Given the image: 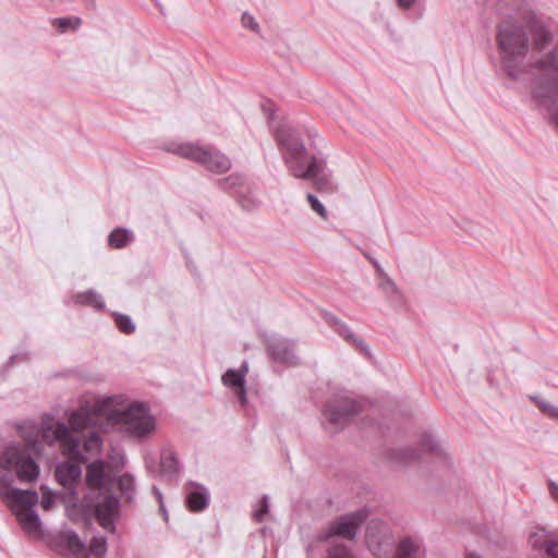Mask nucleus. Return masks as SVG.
<instances>
[{
	"label": "nucleus",
	"mask_w": 558,
	"mask_h": 558,
	"mask_svg": "<svg viewBox=\"0 0 558 558\" xmlns=\"http://www.w3.org/2000/svg\"><path fill=\"white\" fill-rule=\"evenodd\" d=\"M325 558H353V555L345 545L337 544L329 547Z\"/></svg>",
	"instance_id": "f704fd0d"
},
{
	"label": "nucleus",
	"mask_w": 558,
	"mask_h": 558,
	"mask_svg": "<svg viewBox=\"0 0 558 558\" xmlns=\"http://www.w3.org/2000/svg\"><path fill=\"white\" fill-rule=\"evenodd\" d=\"M209 493L207 488L198 484H191L186 487V505L193 512H199L206 509L209 505Z\"/></svg>",
	"instance_id": "dca6fc26"
},
{
	"label": "nucleus",
	"mask_w": 558,
	"mask_h": 558,
	"mask_svg": "<svg viewBox=\"0 0 558 558\" xmlns=\"http://www.w3.org/2000/svg\"><path fill=\"white\" fill-rule=\"evenodd\" d=\"M75 303L81 305L93 306L97 310L105 308V302L100 294H98L95 290L90 289L85 292H80L75 295Z\"/></svg>",
	"instance_id": "a878e982"
},
{
	"label": "nucleus",
	"mask_w": 558,
	"mask_h": 558,
	"mask_svg": "<svg viewBox=\"0 0 558 558\" xmlns=\"http://www.w3.org/2000/svg\"><path fill=\"white\" fill-rule=\"evenodd\" d=\"M546 117L549 123L558 130V107H546Z\"/></svg>",
	"instance_id": "37998d69"
},
{
	"label": "nucleus",
	"mask_w": 558,
	"mask_h": 558,
	"mask_svg": "<svg viewBox=\"0 0 558 558\" xmlns=\"http://www.w3.org/2000/svg\"><path fill=\"white\" fill-rule=\"evenodd\" d=\"M383 288L386 290V292H391V293L396 294L397 298H400V292L398 290V287L390 278H387L385 280V282L383 283Z\"/></svg>",
	"instance_id": "c03bdc74"
},
{
	"label": "nucleus",
	"mask_w": 558,
	"mask_h": 558,
	"mask_svg": "<svg viewBox=\"0 0 558 558\" xmlns=\"http://www.w3.org/2000/svg\"><path fill=\"white\" fill-rule=\"evenodd\" d=\"M112 400H96L93 403H82L77 410L69 415V425L74 432H83L87 428L96 427L99 416L107 415L110 412Z\"/></svg>",
	"instance_id": "9d476101"
},
{
	"label": "nucleus",
	"mask_w": 558,
	"mask_h": 558,
	"mask_svg": "<svg viewBox=\"0 0 558 558\" xmlns=\"http://www.w3.org/2000/svg\"><path fill=\"white\" fill-rule=\"evenodd\" d=\"M465 558H483L480 554L474 551H466Z\"/></svg>",
	"instance_id": "3c124183"
},
{
	"label": "nucleus",
	"mask_w": 558,
	"mask_h": 558,
	"mask_svg": "<svg viewBox=\"0 0 558 558\" xmlns=\"http://www.w3.org/2000/svg\"><path fill=\"white\" fill-rule=\"evenodd\" d=\"M111 416L122 423L125 430L135 437H143L155 428V421L144 403H132L124 411Z\"/></svg>",
	"instance_id": "6e6552de"
},
{
	"label": "nucleus",
	"mask_w": 558,
	"mask_h": 558,
	"mask_svg": "<svg viewBox=\"0 0 558 558\" xmlns=\"http://www.w3.org/2000/svg\"><path fill=\"white\" fill-rule=\"evenodd\" d=\"M367 542H368V545H369V546H372V539H371V538H368V541H367Z\"/></svg>",
	"instance_id": "603ef678"
},
{
	"label": "nucleus",
	"mask_w": 558,
	"mask_h": 558,
	"mask_svg": "<svg viewBox=\"0 0 558 558\" xmlns=\"http://www.w3.org/2000/svg\"><path fill=\"white\" fill-rule=\"evenodd\" d=\"M529 543L534 549L544 550L549 558H558V539L555 535L539 530L530 535Z\"/></svg>",
	"instance_id": "2eb2a0df"
},
{
	"label": "nucleus",
	"mask_w": 558,
	"mask_h": 558,
	"mask_svg": "<svg viewBox=\"0 0 558 558\" xmlns=\"http://www.w3.org/2000/svg\"><path fill=\"white\" fill-rule=\"evenodd\" d=\"M550 490L554 496H558V485L556 483H550Z\"/></svg>",
	"instance_id": "8fccbe9b"
},
{
	"label": "nucleus",
	"mask_w": 558,
	"mask_h": 558,
	"mask_svg": "<svg viewBox=\"0 0 558 558\" xmlns=\"http://www.w3.org/2000/svg\"><path fill=\"white\" fill-rule=\"evenodd\" d=\"M531 399L537 404V407L543 413L558 421V407L551 404L550 402L539 397H531Z\"/></svg>",
	"instance_id": "72a5a7b5"
},
{
	"label": "nucleus",
	"mask_w": 558,
	"mask_h": 558,
	"mask_svg": "<svg viewBox=\"0 0 558 558\" xmlns=\"http://www.w3.org/2000/svg\"><path fill=\"white\" fill-rule=\"evenodd\" d=\"M366 518L367 512L365 510H357L342 514L329 523L325 533L322 534L319 538L322 541H328L331 537L338 536L352 541L355 538Z\"/></svg>",
	"instance_id": "9b49d317"
},
{
	"label": "nucleus",
	"mask_w": 558,
	"mask_h": 558,
	"mask_svg": "<svg viewBox=\"0 0 558 558\" xmlns=\"http://www.w3.org/2000/svg\"><path fill=\"white\" fill-rule=\"evenodd\" d=\"M264 109L268 117L271 135L288 170L292 172L295 169H301L300 166L312 156L301 136L306 134L310 140H313L316 136V131L291 121L282 111V107H264Z\"/></svg>",
	"instance_id": "f03ea898"
},
{
	"label": "nucleus",
	"mask_w": 558,
	"mask_h": 558,
	"mask_svg": "<svg viewBox=\"0 0 558 558\" xmlns=\"http://www.w3.org/2000/svg\"><path fill=\"white\" fill-rule=\"evenodd\" d=\"M248 372L247 363H243L239 369L229 368L221 377V381L229 388H239L245 385V376Z\"/></svg>",
	"instance_id": "5701e85b"
},
{
	"label": "nucleus",
	"mask_w": 558,
	"mask_h": 558,
	"mask_svg": "<svg viewBox=\"0 0 558 558\" xmlns=\"http://www.w3.org/2000/svg\"><path fill=\"white\" fill-rule=\"evenodd\" d=\"M161 475L168 478L177 476L180 471L179 462L173 450L165 449L160 457Z\"/></svg>",
	"instance_id": "4be33fe9"
},
{
	"label": "nucleus",
	"mask_w": 558,
	"mask_h": 558,
	"mask_svg": "<svg viewBox=\"0 0 558 558\" xmlns=\"http://www.w3.org/2000/svg\"><path fill=\"white\" fill-rule=\"evenodd\" d=\"M117 486L126 501L131 502L135 498V482L131 474H123L117 478Z\"/></svg>",
	"instance_id": "bb28decb"
},
{
	"label": "nucleus",
	"mask_w": 558,
	"mask_h": 558,
	"mask_svg": "<svg viewBox=\"0 0 558 558\" xmlns=\"http://www.w3.org/2000/svg\"><path fill=\"white\" fill-rule=\"evenodd\" d=\"M553 41V33L533 11H524L522 22H502L497 27L496 44L504 71L519 80L525 72L524 61L532 48L543 51Z\"/></svg>",
	"instance_id": "f257e3e1"
},
{
	"label": "nucleus",
	"mask_w": 558,
	"mask_h": 558,
	"mask_svg": "<svg viewBox=\"0 0 558 558\" xmlns=\"http://www.w3.org/2000/svg\"><path fill=\"white\" fill-rule=\"evenodd\" d=\"M396 1H397V4L399 8L403 9V10H409L415 4L416 0H396Z\"/></svg>",
	"instance_id": "49530a36"
},
{
	"label": "nucleus",
	"mask_w": 558,
	"mask_h": 558,
	"mask_svg": "<svg viewBox=\"0 0 558 558\" xmlns=\"http://www.w3.org/2000/svg\"><path fill=\"white\" fill-rule=\"evenodd\" d=\"M134 241V234L125 228H117L112 230L108 236V244L112 248H123Z\"/></svg>",
	"instance_id": "393cba45"
},
{
	"label": "nucleus",
	"mask_w": 558,
	"mask_h": 558,
	"mask_svg": "<svg viewBox=\"0 0 558 558\" xmlns=\"http://www.w3.org/2000/svg\"><path fill=\"white\" fill-rule=\"evenodd\" d=\"M269 511V501L267 496H263L258 502V508L253 512V519L256 522H263Z\"/></svg>",
	"instance_id": "c9c22d12"
},
{
	"label": "nucleus",
	"mask_w": 558,
	"mask_h": 558,
	"mask_svg": "<svg viewBox=\"0 0 558 558\" xmlns=\"http://www.w3.org/2000/svg\"><path fill=\"white\" fill-rule=\"evenodd\" d=\"M53 504H54V495L51 492L43 493V496L40 499V506L43 507V509L49 510Z\"/></svg>",
	"instance_id": "79ce46f5"
},
{
	"label": "nucleus",
	"mask_w": 558,
	"mask_h": 558,
	"mask_svg": "<svg viewBox=\"0 0 558 558\" xmlns=\"http://www.w3.org/2000/svg\"><path fill=\"white\" fill-rule=\"evenodd\" d=\"M89 551L97 558H104L107 553V539L104 536H94L89 543Z\"/></svg>",
	"instance_id": "473e14b6"
},
{
	"label": "nucleus",
	"mask_w": 558,
	"mask_h": 558,
	"mask_svg": "<svg viewBox=\"0 0 558 558\" xmlns=\"http://www.w3.org/2000/svg\"><path fill=\"white\" fill-rule=\"evenodd\" d=\"M63 544L66 547V549L76 557H87L88 550L86 548L85 543L80 538L78 534L69 531L65 532L62 536Z\"/></svg>",
	"instance_id": "b1692460"
},
{
	"label": "nucleus",
	"mask_w": 558,
	"mask_h": 558,
	"mask_svg": "<svg viewBox=\"0 0 558 558\" xmlns=\"http://www.w3.org/2000/svg\"><path fill=\"white\" fill-rule=\"evenodd\" d=\"M41 438L49 445L59 442L64 454L80 462L87 460L84 452L97 451L101 447V438L97 432H90L82 446L80 438L73 435L63 422L45 424L41 429Z\"/></svg>",
	"instance_id": "7ed1b4c3"
},
{
	"label": "nucleus",
	"mask_w": 558,
	"mask_h": 558,
	"mask_svg": "<svg viewBox=\"0 0 558 558\" xmlns=\"http://www.w3.org/2000/svg\"><path fill=\"white\" fill-rule=\"evenodd\" d=\"M54 475L61 486L71 488L81 480L82 469L77 463L63 462L57 466Z\"/></svg>",
	"instance_id": "a211bd4d"
},
{
	"label": "nucleus",
	"mask_w": 558,
	"mask_h": 558,
	"mask_svg": "<svg viewBox=\"0 0 558 558\" xmlns=\"http://www.w3.org/2000/svg\"><path fill=\"white\" fill-rule=\"evenodd\" d=\"M235 393L238 396V399L241 403L242 407H244L247 402V399H246V388H245V385L244 386H241L239 388H235Z\"/></svg>",
	"instance_id": "a18cd8bd"
},
{
	"label": "nucleus",
	"mask_w": 558,
	"mask_h": 558,
	"mask_svg": "<svg viewBox=\"0 0 558 558\" xmlns=\"http://www.w3.org/2000/svg\"><path fill=\"white\" fill-rule=\"evenodd\" d=\"M532 66L543 72L531 83L535 100L558 102V44L547 53L536 59Z\"/></svg>",
	"instance_id": "423d86ee"
},
{
	"label": "nucleus",
	"mask_w": 558,
	"mask_h": 558,
	"mask_svg": "<svg viewBox=\"0 0 558 558\" xmlns=\"http://www.w3.org/2000/svg\"><path fill=\"white\" fill-rule=\"evenodd\" d=\"M311 208L316 211L324 219L327 218V210L325 206L319 202V199L314 194H307L306 196Z\"/></svg>",
	"instance_id": "4c0bfd02"
},
{
	"label": "nucleus",
	"mask_w": 558,
	"mask_h": 558,
	"mask_svg": "<svg viewBox=\"0 0 558 558\" xmlns=\"http://www.w3.org/2000/svg\"><path fill=\"white\" fill-rule=\"evenodd\" d=\"M5 499L14 502L12 510L25 509L34 508L39 500V496L37 492L33 489L14 488Z\"/></svg>",
	"instance_id": "aec40b11"
},
{
	"label": "nucleus",
	"mask_w": 558,
	"mask_h": 558,
	"mask_svg": "<svg viewBox=\"0 0 558 558\" xmlns=\"http://www.w3.org/2000/svg\"><path fill=\"white\" fill-rule=\"evenodd\" d=\"M38 440L27 441V446L10 442L0 457V466L7 471H15L17 480L22 483H32L37 480L40 469L29 453V449L38 451Z\"/></svg>",
	"instance_id": "39448f33"
},
{
	"label": "nucleus",
	"mask_w": 558,
	"mask_h": 558,
	"mask_svg": "<svg viewBox=\"0 0 558 558\" xmlns=\"http://www.w3.org/2000/svg\"><path fill=\"white\" fill-rule=\"evenodd\" d=\"M153 492H154V494L156 495V497L158 498L159 504H160V509L162 510V512H163V514H165V518L167 519V512H166V510H165V508H163V504H162V495H161L160 490H159L158 488L154 487V488H153Z\"/></svg>",
	"instance_id": "de8ad7c7"
},
{
	"label": "nucleus",
	"mask_w": 558,
	"mask_h": 558,
	"mask_svg": "<svg viewBox=\"0 0 558 558\" xmlns=\"http://www.w3.org/2000/svg\"><path fill=\"white\" fill-rule=\"evenodd\" d=\"M294 341L286 338L274 337L267 341L268 355L276 362L295 365L298 357L294 354Z\"/></svg>",
	"instance_id": "ddd939ff"
},
{
	"label": "nucleus",
	"mask_w": 558,
	"mask_h": 558,
	"mask_svg": "<svg viewBox=\"0 0 558 558\" xmlns=\"http://www.w3.org/2000/svg\"><path fill=\"white\" fill-rule=\"evenodd\" d=\"M82 24V21L77 16H64L58 17L52 21V25L60 32L76 31Z\"/></svg>",
	"instance_id": "c85d7f7f"
},
{
	"label": "nucleus",
	"mask_w": 558,
	"mask_h": 558,
	"mask_svg": "<svg viewBox=\"0 0 558 558\" xmlns=\"http://www.w3.org/2000/svg\"><path fill=\"white\" fill-rule=\"evenodd\" d=\"M113 316L116 325L121 332L131 335L135 331V325L130 316L120 313H114Z\"/></svg>",
	"instance_id": "2f4dec72"
},
{
	"label": "nucleus",
	"mask_w": 558,
	"mask_h": 558,
	"mask_svg": "<svg viewBox=\"0 0 558 558\" xmlns=\"http://www.w3.org/2000/svg\"><path fill=\"white\" fill-rule=\"evenodd\" d=\"M106 465L101 460H96L87 465L86 484L89 488L100 489L106 481Z\"/></svg>",
	"instance_id": "412c9836"
},
{
	"label": "nucleus",
	"mask_w": 558,
	"mask_h": 558,
	"mask_svg": "<svg viewBox=\"0 0 558 558\" xmlns=\"http://www.w3.org/2000/svg\"><path fill=\"white\" fill-rule=\"evenodd\" d=\"M13 513L23 531L27 534L40 533V519L34 508L13 509Z\"/></svg>",
	"instance_id": "6ab92c4d"
},
{
	"label": "nucleus",
	"mask_w": 558,
	"mask_h": 558,
	"mask_svg": "<svg viewBox=\"0 0 558 558\" xmlns=\"http://www.w3.org/2000/svg\"><path fill=\"white\" fill-rule=\"evenodd\" d=\"M13 489H14V487H12V476L11 475H1L0 476V496L3 499H5Z\"/></svg>",
	"instance_id": "58836bf2"
},
{
	"label": "nucleus",
	"mask_w": 558,
	"mask_h": 558,
	"mask_svg": "<svg viewBox=\"0 0 558 558\" xmlns=\"http://www.w3.org/2000/svg\"><path fill=\"white\" fill-rule=\"evenodd\" d=\"M241 22H242L243 27L250 28L254 33H259V25L256 22V20L254 19V16L251 15L250 13L244 12L242 14Z\"/></svg>",
	"instance_id": "a19ab883"
},
{
	"label": "nucleus",
	"mask_w": 558,
	"mask_h": 558,
	"mask_svg": "<svg viewBox=\"0 0 558 558\" xmlns=\"http://www.w3.org/2000/svg\"><path fill=\"white\" fill-rule=\"evenodd\" d=\"M363 254L376 267V269H378V270L380 269V265L376 259H374L372 256H369L368 253H366V252H363Z\"/></svg>",
	"instance_id": "09e8293b"
},
{
	"label": "nucleus",
	"mask_w": 558,
	"mask_h": 558,
	"mask_svg": "<svg viewBox=\"0 0 558 558\" xmlns=\"http://www.w3.org/2000/svg\"><path fill=\"white\" fill-rule=\"evenodd\" d=\"M418 550V545L410 537L403 538L396 551L397 558H413Z\"/></svg>",
	"instance_id": "c756f323"
},
{
	"label": "nucleus",
	"mask_w": 558,
	"mask_h": 558,
	"mask_svg": "<svg viewBox=\"0 0 558 558\" xmlns=\"http://www.w3.org/2000/svg\"><path fill=\"white\" fill-rule=\"evenodd\" d=\"M238 203L243 210L252 211L259 206V199L251 192H238Z\"/></svg>",
	"instance_id": "7c9ffc66"
},
{
	"label": "nucleus",
	"mask_w": 558,
	"mask_h": 558,
	"mask_svg": "<svg viewBox=\"0 0 558 558\" xmlns=\"http://www.w3.org/2000/svg\"><path fill=\"white\" fill-rule=\"evenodd\" d=\"M163 149L167 153L192 160L217 174L229 171L232 166L230 158L213 146L171 141L165 144Z\"/></svg>",
	"instance_id": "20e7f679"
},
{
	"label": "nucleus",
	"mask_w": 558,
	"mask_h": 558,
	"mask_svg": "<svg viewBox=\"0 0 558 558\" xmlns=\"http://www.w3.org/2000/svg\"><path fill=\"white\" fill-rule=\"evenodd\" d=\"M400 459L404 463H410L412 461H416L420 459V454L416 449L413 448H403L399 450Z\"/></svg>",
	"instance_id": "ea45409f"
},
{
	"label": "nucleus",
	"mask_w": 558,
	"mask_h": 558,
	"mask_svg": "<svg viewBox=\"0 0 558 558\" xmlns=\"http://www.w3.org/2000/svg\"><path fill=\"white\" fill-rule=\"evenodd\" d=\"M322 315L324 320L335 330V332L347 341L355 344L362 352L369 354L367 344L362 339L356 338L352 329L344 322L326 311L323 312Z\"/></svg>",
	"instance_id": "4468645a"
},
{
	"label": "nucleus",
	"mask_w": 558,
	"mask_h": 558,
	"mask_svg": "<svg viewBox=\"0 0 558 558\" xmlns=\"http://www.w3.org/2000/svg\"><path fill=\"white\" fill-rule=\"evenodd\" d=\"M217 183L218 186L226 192L236 191L238 193V189L243 187L244 177L239 173H232L218 180Z\"/></svg>",
	"instance_id": "cd10ccee"
},
{
	"label": "nucleus",
	"mask_w": 558,
	"mask_h": 558,
	"mask_svg": "<svg viewBox=\"0 0 558 558\" xmlns=\"http://www.w3.org/2000/svg\"><path fill=\"white\" fill-rule=\"evenodd\" d=\"M421 445L424 449H426L430 452H434V453H438L441 451L438 441L432 435H428V434H425L422 437Z\"/></svg>",
	"instance_id": "e433bc0d"
},
{
	"label": "nucleus",
	"mask_w": 558,
	"mask_h": 558,
	"mask_svg": "<svg viewBox=\"0 0 558 558\" xmlns=\"http://www.w3.org/2000/svg\"><path fill=\"white\" fill-rule=\"evenodd\" d=\"M300 168L292 171L291 174L299 179L311 180L318 192L333 193L337 190L331 172L327 169L324 159L312 155Z\"/></svg>",
	"instance_id": "1a4fd4ad"
},
{
	"label": "nucleus",
	"mask_w": 558,
	"mask_h": 558,
	"mask_svg": "<svg viewBox=\"0 0 558 558\" xmlns=\"http://www.w3.org/2000/svg\"><path fill=\"white\" fill-rule=\"evenodd\" d=\"M365 407V402L345 396L328 400L323 414L336 430L342 429L353 421Z\"/></svg>",
	"instance_id": "0eeeda50"
},
{
	"label": "nucleus",
	"mask_w": 558,
	"mask_h": 558,
	"mask_svg": "<svg viewBox=\"0 0 558 558\" xmlns=\"http://www.w3.org/2000/svg\"><path fill=\"white\" fill-rule=\"evenodd\" d=\"M95 515L101 527L113 533L120 517V499L110 493L98 494L95 504Z\"/></svg>",
	"instance_id": "f8f14e48"
},
{
	"label": "nucleus",
	"mask_w": 558,
	"mask_h": 558,
	"mask_svg": "<svg viewBox=\"0 0 558 558\" xmlns=\"http://www.w3.org/2000/svg\"><path fill=\"white\" fill-rule=\"evenodd\" d=\"M496 10L500 15L511 17V22H522L524 11H532L527 0H498Z\"/></svg>",
	"instance_id": "f3484780"
}]
</instances>
